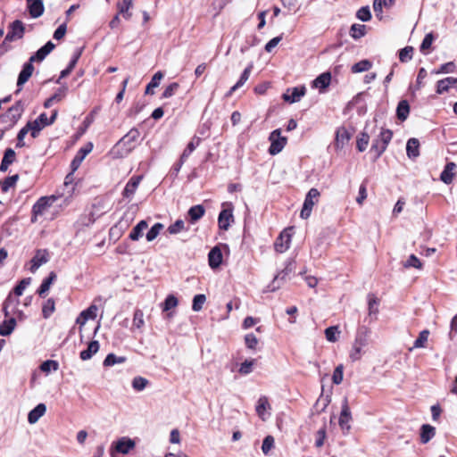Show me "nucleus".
Wrapping results in <instances>:
<instances>
[{"label": "nucleus", "mask_w": 457, "mask_h": 457, "mask_svg": "<svg viewBox=\"0 0 457 457\" xmlns=\"http://www.w3.org/2000/svg\"><path fill=\"white\" fill-rule=\"evenodd\" d=\"M139 136L138 129H131L111 150L112 157L124 158L128 156L136 148Z\"/></svg>", "instance_id": "f257e3e1"}, {"label": "nucleus", "mask_w": 457, "mask_h": 457, "mask_svg": "<svg viewBox=\"0 0 457 457\" xmlns=\"http://www.w3.org/2000/svg\"><path fill=\"white\" fill-rule=\"evenodd\" d=\"M392 137L393 132L390 129H382L378 137L373 140L370 151L375 154L376 159L379 158L386 151Z\"/></svg>", "instance_id": "f03ea898"}, {"label": "nucleus", "mask_w": 457, "mask_h": 457, "mask_svg": "<svg viewBox=\"0 0 457 457\" xmlns=\"http://www.w3.org/2000/svg\"><path fill=\"white\" fill-rule=\"evenodd\" d=\"M320 192L317 188H311L307 193L303 208L301 210L300 217L302 219H308L311 216L312 207L318 203Z\"/></svg>", "instance_id": "7ed1b4c3"}, {"label": "nucleus", "mask_w": 457, "mask_h": 457, "mask_svg": "<svg viewBox=\"0 0 457 457\" xmlns=\"http://www.w3.org/2000/svg\"><path fill=\"white\" fill-rule=\"evenodd\" d=\"M269 140L270 141L269 153L271 155H276L278 153H280L287 142V137L281 136L280 129H277L273 130L270 134Z\"/></svg>", "instance_id": "20e7f679"}, {"label": "nucleus", "mask_w": 457, "mask_h": 457, "mask_svg": "<svg viewBox=\"0 0 457 457\" xmlns=\"http://www.w3.org/2000/svg\"><path fill=\"white\" fill-rule=\"evenodd\" d=\"M25 27L21 21L16 20L9 25L8 32L4 37V44L12 42L23 37Z\"/></svg>", "instance_id": "39448f33"}, {"label": "nucleus", "mask_w": 457, "mask_h": 457, "mask_svg": "<svg viewBox=\"0 0 457 457\" xmlns=\"http://www.w3.org/2000/svg\"><path fill=\"white\" fill-rule=\"evenodd\" d=\"M50 260V253L46 249H37L35 253V255L30 260V268L29 270L32 273H35L40 266L48 262Z\"/></svg>", "instance_id": "423d86ee"}, {"label": "nucleus", "mask_w": 457, "mask_h": 457, "mask_svg": "<svg viewBox=\"0 0 457 457\" xmlns=\"http://www.w3.org/2000/svg\"><path fill=\"white\" fill-rule=\"evenodd\" d=\"M54 200L55 198L54 196H43L39 198L32 207V221H35L37 216L43 215Z\"/></svg>", "instance_id": "0eeeda50"}, {"label": "nucleus", "mask_w": 457, "mask_h": 457, "mask_svg": "<svg viewBox=\"0 0 457 457\" xmlns=\"http://www.w3.org/2000/svg\"><path fill=\"white\" fill-rule=\"evenodd\" d=\"M352 420L351 411L348 405V401L346 398L344 399L342 403V408L339 417V426L342 430L349 431L351 428L350 421Z\"/></svg>", "instance_id": "6e6552de"}, {"label": "nucleus", "mask_w": 457, "mask_h": 457, "mask_svg": "<svg viewBox=\"0 0 457 457\" xmlns=\"http://www.w3.org/2000/svg\"><path fill=\"white\" fill-rule=\"evenodd\" d=\"M306 89L304 87H295L287 89L283 95V99L290 104L299 102L301 98L305 95Z\"/></svg>", "instance_id": "1a4fd4ad"}, {"label": "nucleus", "mask_w": 457, "mask_h": 457, "mask_svg": "<svg viewBox=\"0 0 457 457\" xmlns=\"http://www.w3.org/2000/svg\"><path fill=\"white\" fill-rule=\"evenodd\" d=\"M232 221H234L232 209H223L218 217L219 228L222 230H228Z\"/></svg>", "instance_id": "9d476101"}, {"label": "nucleus", "mask_w": 457, "mask_h": 457, "mask_svg": "<svg viewBox=\"0 0 457 457\" xmlns=\"http://www.w3.org/2000/svg\"><path fill=\"white\" fill-rule=\"evenodd\" d=\"M34 71V66L32 62H30V60L26 62L21 71L19 74L18 80H17V86L20 87L18 91L21 89V87L29 80V79L31 77L32 73Z\"/></svg>", "instance_id": "9b49d317"}, {"label": "nucleus", "mask_w": 457, "mask_h": 457, "mask_svg": "<svg viewBox=\"0 0 457 457\" xmlns=\"http://www.w3.org/2000/svg\"><path fill=\"white\" fill-rule=\"evenodd\" d=\"M19 303H20V300L14 296H12V294H9V295L6 297V299L4 300V304H3V312L4 313V316L6 318H8L12 314H13L15 312V310L17 309Z\"/></svg>", "instance_id": "f8f14e48"}, {"label": "nucleus", "mask_w": 457, "mask_h": 457, "mask_svg": "<svg viewBox=\"0 0 457 457\" xmlns=\"http://www.w3.org/2000/svg\"><path fill=\"white\" fill-rule=\"evenodd\" d=\"M55 47V45L52 41H48L44 46L39 48L35 54L30 56V62H42L47 54H49Z\"/></svg>", "instance_id": "ddd939ff"}, {"label": "nucleus", "mask_w": 457, "mask_h": 457, "mask_svg": "<svg viewBox=\"0 0 457 457\" xmlns=\"http://www.w3.org/2000/svg\"><path fill=\"white\" fill-rule=\"evenodd\" d=\"M92 149L93 145L89 143L78 151L76 156L71 162V168L73 170H76L79 167L85 157L92 151Z\"/></svg>", "instance_id": "4468645a"}, {"label": "nucleus", "mask_w": 457, "mask_h": 457, "mask_svg": "<svg viewBox=\"0 0 457 457\" xmlns=\"http://www.w3.org/2000/svg\"><path fill=\"white\" fill-rule=\"evenodd\" d=\"M135 447V442L128 437H121L115 443V450L122 454H127Z\"/></svg>", "instance_id": "2eb2a0df"}, {"label": "nucleus", "mask_w": 457, "mask_h": 457, "mask_svg": "<svg viewBox=\"0 0 457 457\" xmlns=\"http://www.w3.org/2000/svg\"><path fill=\"white\" fill-rule=\"evenodd\" d=\"M370 329L365 326L358 328L353 343L366 347L369 344V337L370 335Z\"/></svg>", "instance_id": "dca6fc26"}, {"label": "nucleus", "mask_w": 457, "mask_h": 457, "mask_svg": "<svg viewBox=\"0 0 457 457\" xmlns=\"http://www.w3.org/2000/svg\"><path fill=\"white\" fill-rule=\"evenodd\" d=\"M209 265L212 269L218 268L222 262V253L219 246H214L208 254Z\"/></svg>", "instance_id": "f3484780"}, {"label": "nucleus", "mask_w": 457, "mask_h": 457, "mask_svg": "<svg viewBox=\"0 0 457 457\" xmlns=\"http://www.w3.org/2000/svg\"><path fill=\"white\" fill-rule=\"evenodd\" d=\"M30 131L32 137H37L40 132V128L37 121H29L18 133L17 137L24 139L26 135Z\"/></svg>", "instance_id": "a211bd4d"}, {"label": "nucleus", "mask_w": 457, "mask_h": 457, "mask_svg": "<svg viewBox=\"0 0 457 457\" xmlns=\"http://www.w3.org/2000/svg\"><path fill=\"white\" fill-rule=\"evenodd\" d=\"M291 236L287 232H282L275 243V249L278 253H284L290 246Z\"/></svg>", "instance_id": "6ab92c4d"}, {"label": "nucleus", "mask_w": 457, "mask_h": 457, "mask_svg": "<svg viewBox=\"0 0 457 457\" xmlns=\"http://www.w3.org/2000/svg\"><path fill=\"white\" fill-rule=\"evenodd\" d=\"M46 411V406L45 403H38L34 409H32L28 414V421L29 424H35L38 420L45 415Z\"/></svg>", "instance_id": "aec40b11"}, {"label": "nucleus", "mask_w": 457, "mask_h": 457, "mask_svg": "<svg viewBox=\"0 0 457 457\" xmlns=\"http://www.w3.org/2000/svg\"><path fill=\"white\" fill-rule=\"evenodd\" d=\"M29 12L31 17L38 18L44 12V4L41 0H27Z\"/></svg>", "instance_id": "412c9836"}, {"label": "nucleus", "mask_w": 457, "mask_h": 457, "mask_svg": "<svg viewBox=\"0 0 457 457\" xmlns=\"http://www.w3.org/2000/svg\"><path fill=\"white\" fill-rule=\"evenodd\" d=\"M456 169V164L453 162L446 163L444 170L440 175V179L445 184H451L453 182L454 177V170Z\"/></svg>", "instance_id": "4be33fe9"}, {"label": "nucleus", "mask_w": 457, "mask_h": 457, "mask_svg": "<svg viewBox=\"0 0 457 457\" xmlns=\"http://www.w3.org/2000/svg\"><path fill=\"white\" fill-rule=\"evenodd\" d=\"M406 154L410 159H415L420 155V142L417 138H410L406 145Z\"/></svg>", "instance_id": "5701e85b"}, {"label": "nucleus", "mask_w": 457, "mask_h": 457, "mask_svg": "<svg viewBox=\"0 0 457 457\" xmlns=\"http://www.w3.org/2000/svg\"><path fill=\"white\" fill-rule=\"evenodd\" d=\"M378 299L373 294H370L368 295V312L369 317H370L372 320H377L378 313Z\"/></svg>", "instance_id": "b1692460"}, {"label": "nucleus", "mask_w": 457, "mask_h": 457, "mask_svg": "<svg viewBox=\"0 0 457 457\" xmlns=\"http://www.w3.org/2000/svg\"><path fill=\"white\" fill-rule=\"evenodd\" d=\"M436 435V428L429 424H423L420 428V442L428 443Z\"/></svg>", "instance_id": "393cba45"}, {"label": "nucleus", "mask_w": 457, "mask_h": 457, "mask_svg": "<svg viewBox=\"0 0 457 457\" xmlns=\"http://www.w3.org/2000/svg\"><path fill=\"white\" fill-rule=\"evenodd\" d=\"M455 85H457V79L453 77H448L441 80H438L436 85V93L443 94L448 91V89L451 87H453Z\"/></svg>", "instance_id": "a878e982"}, {"label": "nucleus", "mask_w": 457, "mask_h": 457, "mask_svg": "<svg viewBox=\"0 0 457 457\" xmlns=\"http://www.w3.org/2000/svg\"><path fill=\"white\" fill-rule=\"evenodd\" d=\"M331 80V74L329 72H324L319 75L312 82L313 87L319 88L320 91L327 88Z\"/></svg>", "instance_id": "bb28decb"}, {"label": "nucleus", "mask_w": 457, "mask_h": 457, "mask_svg": "<svg viewBox=\"0 0 457 457\" xmlns=\"http://www.w3.org/2000/svg\"><path fill=\"white\" fill-rule=\"evenodd\" d=\"M148 227V223L145 220H140L131 230L129 237L132 241H137L143 237V232Z\"/></svg>", "instance_id": "cd10ccee"}, {"label": "nucleus", "mask_w": 457, "mask_h": 457, "mask_svg": "<svg viewBox=\"0 0 457 457\" xmlns=\"http://www.w3.org/2000/svg\"><path fill=\"white\" fill-rule=\"evenodd\" d=\"M141 179L142 178L140 176H137V177H132L129 180V182L127 183V185L124 188V191H123L124 197H130L131 195H134V193L136 192V190L140 183Z\"/></svg>", "instance_id": "c85d7f7f"}, {"label": "nucleus", "mask_w": 457, "mask_h": 457, "mask_svg": "<svg viewBox=\"0 0 457 457\" xmlns=\"http://www.w3.org/2000/svg\"><path fill=\"white\" fill-rule=\"evenodd\" d=\"M293 271V268H292V264L291 263H288L287 265V267L282 270L280 271L273 279L272 283L269 286V287L270 288L271 291H274L276 290L277 288L279 287V284L277 282L278 280H285L287 276Z\"/></svg>", "instance_id": "c756f323"}, {"label": "nucleus", "mask_w": 457, "mask_h": 457, "mask_svg": "<svg viewBox=\"0 0 457 457\" xmlns=\"http://www.w3.org/2000/svg\"><path fill=\"white\" fill-rule=\"evenodd\" d=\"M16 326V320L12 317H10L7 320H4L3 323L0 325V336L6 337L12 334Z\"/></svg>", "instance_id": "7c9ffc66"}, {"label": "nucleus", "mask_w": 457, "mask_h": 457, "mask_svg": "<svg viewBox=\"0 0 457 457\" xmlns=\"http://www.w3.org/2000/svg\"><path fill=\"white\" fill-rule=\"evenodd\" d=\"M188 216L190 218L191 223H195L197 220H199L205 213V210L203 205L197 204L192 206L188 210Z\"/></svg>", "instance_id": "2f4dec72"}, {"label": "nucleus", "mask_w": 457, "mask_h": 457, "mask_svg": "<svg viewBox=\"0 0 457 457\" xmlns=\"http://www.w3.org/2000/svg\"><path fill=\"white\" fill-rule=\"evenodd\" d=\"M56 278V274L54 271H51L48 277L43 280L37 290V293L40 296L45 295V294L49 290L51 285L55 281Z\"/></svg>", "instance_id": "473e14b6"}, {"label": "nucleus", "mask_w": 457, "mask_h": 457, "mask_svg": "<svg viewBox=\"0 0 457 457\" xmlns=\"http://www.w3.org/2000/svg\"><path fill=\"white\" fill-rule=\"evenodd\" d=\"M99 349V343L98 341H92L89 343L87 348L86 350H83L80 352V359L83 361L89 360L93 354L97 353Z\"/></svg>", "instance_id": "72a5a7b5"}, {"label": "nucleus", "mask_w": 457, "mask_h": 457, "mask_svg": "<svg viewBox=\"0 0 457 457\" xmlns=\"http://www.w3.org/2000/svg\"><path fill=\"white\" fill-rule=\"evenodd\" d=\"M350 135L345 128H340L336 134V146L342 148L349 141Z\"/></svg>", "instance_id": "f704fd0d"}, {"label": "nucleus", "mask_w": 457, "mask_h": 457, "mask_svg": "<svg viewBox=\"0 0 457 457\" xmlns=\"http://www.w3.org/2000/svg\"><path fill=\"white\" fill-rule=\"evenodd\" d=\"M410 112V105L406 100L399 102L396 108V115L400 120H405Z\"/></svg>", "instance_id": "c9c22d12"}, {"label": "nucleus", "mask_w": 457, "mask_h": 457, "mask_svg": "<svg viewBox=\"0 0 457 457\" xmlns=\"http://www.w3.org/2000/svg\"><path fill=\"white\" fill-rule=\"evenodd\" d=\"M163 78V73L162 71H157L152 78L151 81L146 86L145 94L146 95H154V88L157 87L160 84V81Z\"/></svg>", "instance_id": "e433bc0d"}, {"label": "nucleus", "mask_w": 457, "mask_h": 457, "mask_svg": "<svg viewBox=\"0 0 457 457\" xmlns=\"http://www.w3.org/2000/svg\"><path fill=\"white\" fill-rule=\"evenodd\" d=\"M269 408H270V403H269L268 398L266 396H261L257 402L255 410H256L258 416L262 420H265L264 413L267 411V409H269Z\"/></svg>", "instance_id": "4c0bfd02"}, {"label": "nucleus", "mask_w": 457, "mask_h": 457, "mask_svg": "<svg viewBox=\"0 0 457 457\" xmlns=\"http://www.w3.org/2000/svg\"><path fill=\"white\" fill-rule=\"evenodd\" d=\"M340 334L338 326H331L325 329V337L328 342L335 343L338 340Z\"/></svg>", "instance_id": "58836bf2"}, {"label": "nucleus", "mask_w": 457, "mask_h": 457, "mask_svg": "<svg viewBox=\"0 0 457 457\" xmlns=\"http://www.w3.org/2000/svg\"><path fill=\"white\" fill-rule=\"evenodd\" d=\"M371 66H372V63L369 60H361V61L354 63L352 66L351 71L353 73H360V72L369 71L371 68Z\"/></svg>", "instance_id": "ea45409f"}, {"label": "nucleus", "mask_w": 457, "mask_h": 457, "mask_svg": "<svg viewBox=\"0 0 457 457\" xmlns=\"http://www.w3.org/2000/svg\"><path fill=\"white\" fill-rule=\"evenodd\" d=\"M366 34V26L362 24H353L350 29V35L353 38L358 39Z\"/></svg>", "instance_id": "a19ab883"}, {"label": "nucleus", "mask_w": 457, "mask_h": 457, "mask_svg": "<svg viewBox=\"0 0 457 457\" xmlns=\"http://www.w3.org/2000/svg\"><path fill=\"white\" fill-rule=\"evenodd\" d=\"M18 179H19V176L17 174L5 178L4 180L0 183L1 190L4 193L8 192V190L11 187L15 186Z\"/></svg>", "instance_id": "79ce46f5"}, {"label": "nucleus", "mask_w": 457, "mask_h": 457, "mask_svg": "<svg viewBox=\"0 0 457 457\" xmlns=\"http://www.w3.org/2000/svg\"><path fill=\"white\" fill-rule=\"evenodd\" d=\"M200 138L194 137L187 145L186 149L182 153L180 158L182 161H186L191 153L199 145Z\"/></svg>", "instance_id": "37998d69"}, {"label": "nucleus", "mask_w": 457, "mask_h": 457, "mask_svg": "<svg viewBox=\"0 0 457 457\" xmlns=\"http://www.w3.org/2000/svg\"><path fill=\"white\" fill-rule=\"evenodd\" d=\"M163 228V224L160 222L155 223L146 233V240L148 242L154 241L158 237V235L160 234Z\"/></svg>", "instance_id": "c03bdc74"}, {"label": "nucleus", "mask_w": 457, "mask_h": 457, "mask_svg": "<svg viewBox=\"0 0 457 457\" xmlns=\"http://www.w3.org/2000/svg\"><path fill=\"white\" fill-rule=\"evenodd\" d=\"M145 325L144 312L140 309H137L134 312L133 316V327L137 329H141Z\"/></svg>", "instance_id": "a18cd8bd"}, {"label": "nucleus", "mask_w": 457, "mask_h": 457, "mask_svg": "<svg viewBox=\"0 0 457 457\" xmlns=\"http://www.w3.org/2000/svg\"><path fill=\"white\" fill-rule=\"evenodd\" d=\"M132 1L133 0H122L121 3L118 4L120 13L123 14V17L127 20L131 17V13L129 10L132 6Z\"/></svg>", "instance_id": "49530a36"}, {"label": "nucleus", "mask_w": 457, "mask_h": 457, "mask_svg": "<svg viewBox=\"0 0 457 457\" xmlns=\"http://www.w3.org/2000/svg\"><path fill=\"white\" fill-rule=\"evenodd\" d=\"M149 384L148 379L143 377H135L132 380V387L136 391H143Z\"/></svg>", "instance_id": "de8ad7c7"}, {"label": "nucleus", "mask_w": 457, "mask_h": 457, "mask_svg": "<svg viewBox=\"0 0 457 457\" xmlns=\"http://www.w3.org/2000/svg\"><path fill=\"white\" fill-rule=\"evenodd\" d=\"M54 309H55V303H54V299H52V298L47 299V301L45 303V304L43 305V308H42L43 317L45 319L49 318L52 315V313L54 312Z\"/></svg>", "instance_id": "09e8293b"}, {"label": "nucleus", "mask_w": 457, "mask_h": 457, "mask_svg": "<svg viewBox=\"0 0 457 457\" xmlns=\"http://www.w3.org/2000/svg\"><path fill=\"white\" fill-rule=\"evenodd\" d=\"M125 361H126V358L123 356H117L114 353H109L104 361V366H112L117 363H122Z\"/></svg>", "instance_id": "8fccbe9b"}, {"label": "nucleus", "mask_w": 457, "mask_h": 457, "mask_svg": "<svg viewBox=\"0 0 457 457\" xmlns=\"http://www.w3.org/2000/svg\"><path fill=\"white\" fill-rule=\"evenodd\" d=\"M363 346L358 345L356 344H353L352 350L350 352L349 357L352 361H359L363 354Z\"/></svg>", "instance_id": "3c124183"}, {"label": "nucleus", "mask_w": 457, "mask_h": 457, "mask_svg": "<svg viewBox=\"0 0 457 457\" xmlns=\"http://www.w3.org/2000/svg\"><path fill=\"white\" fill-rule=\"evenodd\" d=\"M429 331L425 329L422 330L418 338L414 341L413 348H423L428 341Z\"/></svg>", "instance_id": "603ef678"}, {"label": "nucleus", "mask_w": 457, "mask_h": 457, "mask_svg": "<svg viewBox=\"0 0 457 457\" xmlns=\"http://www.w3.org/2000/svg\"><path fill=\"white\" fill-rule=\"evenodd\" d=\"M206 301V296L203 294L195 295L193 299L192 309L195 312H199L203 309V306Z\"/></svg>", "instance_id": "864d4df0"}, {"label": "nucleus", "mask_w": 457, "mask_h": 457, "mask_svg": "<svg viewBox=\"0 0 457 457\" xmlns=\"http://www.w3.org/2000/svg\"><path fill=\"white\" fill-rule=\"evenodd\" d=\"M253 68V63L250 62L248 66L242 72L238 81L236 83L237 87H241L249 79L252 70Z\"/></svg>", "instance_id": "5fc2aeb1"}, {"label": "nucleus", "mask_w": 457, "mask_h": 457, "mask_svg": "<svg viewBox=\"0 0 457 457\" xmlns=\"http://www.w3.org/2000/svg\"><path fill=\"white\" fill-rule=\"evenodd\" d=\"M370 136L366 132H362L357 139V149L364 152L369 145Z\"/></svg>", "instance_id": "6e6d98bb"}, {"label": "nucleus", "mask_w": 457, "mask_h": 457, "mask_svg": "<svg viewBox=\"0 0 457 457\" xmlns=\"http://www.w3.org/2000/svg\"><path fill=\"white\" fill-rule=\"evenodd\" d=\"M31 278H26L21 279L19 284L13 288V294L17 296H20L23 294L26 287L30 284Z\"/></svg>", "instance_id": "4d7b16f0"}, {"label": "nucleus", "mask_w": 457, "mask_h": 457, "mask_svg": "<svg viewBox=\"0 0 457 457\" xmlns=\"http://www.w3.org/2000/svg\"><path fill=\"white\" fill-rule=\"evenodd\" d=\"M413 47L412 46H405L404 48L400 50L399 59L402 62H406L412 58Z\"/></svg>", "instance_id": "13d9d810"}, {"label": "nucleus", "mask_w": 457, "mask_h": 457, "mask_svg": "<svg viewBox=\"0 0 457 457\" xmlns=\"http://www.w3.org/2000/svg\"><path fill=\"white\" fill-rule=\"evenodd\" d=\"M255 360H246L243 363H241L238 372L242 375L250 374L253 371V367L254 365Z\"/></svg>", "instance_id": "bf43d9fd"}, {"label": "nucleus", "mask_w": 457, "mask_h": 457, "mask_svg": "<svg viewBox=\"0 0 457 457\" xmlns=\"http://www.w3.org/2000/svg\"><path fill=\"white\" fill-rule=\"evenodd\" d=\"M356 17L361 21H369L371 19V12L369 6L360 8L356 12Z\"/></svg>", "instance_id": "052dcab7"}, {"label": "nucleus", "mask_w": 457, "mask_h": 457, "mask_svg": "<svg viewBox=\"0 0 457 457\" xmlns=\"http://www.w3.org/2000/svg\"><path fill=\"white\" fill-rule=\"evenodd\" d=\"M455 69H456L455 63L453 62H449L442 64L437 71H433V72L436 74L453 73L455 71Z\"/></svg>", "instance_id": "680f3d73"}, {"label": "nucleus", "mask_w": 457, "mask_h": 457, "mask_svg": "<svg viewBox=\"0 0 457 457\" xmlns=\"http://www.w3.org/2000/svg\"><path fill=\"white\" fill-rule=\"evenodd\" d=\"M178 303H179L178 299L174 295H170L166 297V299L163 303L162 310L164 312H167L172 308H175L178 305Z\"/></svg>", "instance_id": "e2e57ef3"}, {"label": "nucleus", "mask_w": 457, "mask_h": 457, "mask_svg": "<svg viewBox=\"0 0 457 457\" xmlns=\"http://www.w3.org/2000/svg\"><path fill=\"white\" fill-rule=\"evenodd\" d=\"M59 364L57 361L53 360H47L41 364L40 369L44 372H49L51 370H57Z\"/></svg>", "instance_id": "0e129e2a"}, {"label": "nucleus", "mask_w": 457, "mask_h": 457, "mask_svg": "<svg viewBox=\"0 0 457 457\" xmlns=\"http://www.w3.org/2000/svg\"><path fill=\"white\" fill-rule=\"evenodd\" d=\"M185 228V223L182 220H176L173 224L170 225L168 231L170 234H178Z\"/></svg>", "instance_id": "69168bd1"}, {"label": "nucleus", "mask_w": 457, "mask_h": 457, "mask_svg": "<svg viewBox=\"0 0 457 457\" xmlns=\"http://www.w3.org/2000/svg\"><path fill=\"white\" fill-rule=\"evenodd\" d=\"M434 40V35L433 33H428L425 37L422 40V43L420 45V51L422 53H425L427 50H428L433 43Z\"/></svg>", "instance_id": "338daca9"}, {"label": "nucleus", "mask_w": 457, "mask_h": 457, "mask_svg": "<svg viewBox=\"0 0 457 457\" xmlns=\"http://www.w3.org/2000/svg\"><path fill=\"white\" fill-rule=\"evenodd\" d=\"M179 85L177 82L170 83L169 86L166 87L162 93L163 98H170L171 97L175 92L179 89Z\"/></svg>", "instance_id": "774afa93"}]
</instances>
